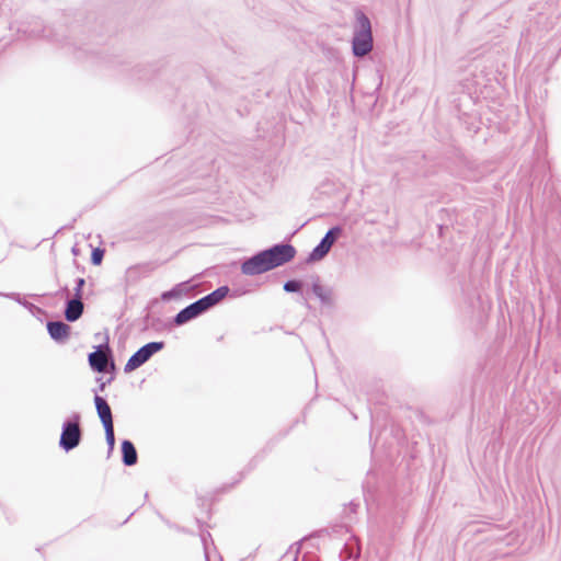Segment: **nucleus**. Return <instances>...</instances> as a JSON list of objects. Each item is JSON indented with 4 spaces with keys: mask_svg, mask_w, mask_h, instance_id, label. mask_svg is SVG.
I'll use <instances>...</instances> for the list:
<instances>
[{
    "mask_svg": "<svg viewBox=\"0 0 561 561\" xmlns=\"http://www.w3.org/2000/svg\"><path fill=\"white\" fill-rule=\"evenodd\" d=\"M296 250L290 244L275 245L263 251L257 255L245 261L242 266V273L245 275H256L283 265L294 259Z\"/></svg>",
    "mask_w": 561,
    "mask_h": 561,
    "instance_id": "f257e3e1",
    "label": "nucleus"
},
{
    "mask_svg": "<svg viewBox=\"0 0 561 561\" xmlns=\"http://www.w3.org/2000/svg\"><path fill=\"white\" fill-rule=\"evenodd\" d=\"M358 30L355 32L353 39V51L356 56H365L373 48L371 26L368 18L362 13H356Z\"/></svg>",
    "mask_w": 561,
    "mask_h": 561,
    "instance_id": "f03ea898",
    "label": "nucleus"
},
{
    "mask_svg": "<svg viewBox=\"0 0 561 561\" xmlns=\"http://www.w3.org/2000/svg\"><path fill=\"white\" fill-rule=\"evenodd\" d=\"M80 416L75 415L72 421L64 424L59 445L65 450L76 448L81 440Z\"/></svg>",
    "mask_w": 561,
    "mask_h": 561,
    "instance_id": "7ed1b4c3",
    "label": "nucleus"
},
{
    "mask_svg": "<svg viewBox=\"0 0 561 561\" xmlns=\"http://www.w3.org/2000/svg\"><path fill=\"white\" fill-rule=\"evenodd\" d=\"M161 342L148 343L139 348L126 363L125 371H133L146 363L156 352L162 348Z\"/></svg>",
    "mask_w": 561,
    "mask_h": 561,
    "instance_id": "20e7f679",
    "label": "nucleus"
},
{
    "mask_svg": "<svg viewBox=\"0 0 561 561\" xmlns=\"http://www.w3.org/2000/svg\"><path fill=\"white\" fill-rule=\"evenodd\" d=\"M341 233V229L335 227L330 229L320 244L313 249V251L310 253L309 261L316 262L323 259L328 252L330 251L331 247L335 242L337 236Z\"/></svg>",
    "mask_w": 561,
    "mask_h": 561,
    "instance_id": "39448f33",
    "label": "nucleus"
},
{
    "mask_svg": "<svg viewBox=\"0 0 561 561\" xmlns=\"http://www.w3.org/2000/svg\"><path fill=\"white\" fill-rule=\"evenodd\" d=\"M207 309L205 308L203 301L199 299V300L191 304L183 310H181L175 317V323L183 324V323L194 319L195 317H197L198 314H201L202 312H204Z\"/></svg>",
    "mask_w": 561,
    "mask_h": 561,
    "instance_id": "423d86ee",
    "label": "nucleus"
},
{
    "mask_svg": "<svg viewBox=\"0 0 561 561\" xmlns=\"http://www.w3.org/2000/svg\"><path fill=\"white\" fill-rule=\"evenodd\" d=\"M95 408L98 411V415L103 424L106 426L108 424H113L112 411L105 399L100 396H95L94 398Z\"/></svg>",
    "mask_w": 561,
    "mask_h": 561,
    "instance_id": "0eeeda50",
    "label": "nucleus"
},
{
    "mask_svg": "<svg viewBox=\"0 0 561 561\" xmlns=\"http://www.w3.org/2000/svg\"><path fill=\"white\" fill-rule=\"evenodd\" d=\"M47 330L50 336L57 341L66 340L70 333V327L60 321L49 322L47 324Z\"/></svg>",
    "mask_w": 561,
    "mask_h": 561,
    "instance_id": "6e6552de",
    "label": "nucleus"
},
{
    "mask_svg": "<svg viewBox=\"0 0 561 561\" xmlns=\"http://www.w3.org/2000/svg\"><path fill=\"white\" fill-rule=\"evenodd\" d=\"M82 312L83 304L81 299L75 298L68 302L65 317L68 321H76L81 317Z\"/></svg>",
    "mask_w": 561,
    "mask_h": 561,
    "instance_id": "1a4fd4ad",
    "label": "nucleus"
},
{
    "mask_svg": "<svg viewBox=\"0 0 561 561\" xmlns=\"http://www.w3.org/2000/svg\"><path fill=\"white\" fill-rule=\"evenodd\" d=\"M229 289L228 287H219L215 291L210 293L209 295L201 298L206 309H209L210 307L215 306L219 301H221L228 294Z\"/></svg>",
    "mask_w": 561,
    "mask_h": 561,
    "instance_id": "9d476101",
    "label": "nucleus"
},
{
    "mask_svg": "<svg viewBox=\"0 0 561 561\" xmlns=\"http://www.w3.org/2000/svg\"><path fill=\"white\" fill-rule=\"evenodd\" d=\"M90 365L99 373L105 371L107 367V356L102 351L93 352L89 355Z\"/></svg>",
    "mask_w": 561,
    "mask_h": 561,
    "instance_id": "9b49d317",
    "label": "nucleus"
},
{
    "mask_svg": "<svg viewBox=\"0 0 561 561\" xmlns=\"http://www.w3.org/2000/svg\"><path fill=\"white\" fill-rule=\"evenodd\" d=\"M123 461L126 466H133L137 462V451L129 440L122 443Z\"/></svg>",
    "mask_w": 561,
    "mask_h": 561,
    "instance_id": "f8f14e48",
    "label": "nucleus"
},
{
    "mask_svg": "<svg viewBox=\"0 0 561 561\" xmlns=\"http://www.w3.org/2000/svg\"><path fill=\"white\" fill-rule=\"evenodd\" d=\"M104 430H105L106 442L110 445V447L113 448L114 444H115L114 425L108 424V425L104 426Z\"/></svg>",
    "mask_w": 561,
    "mask_h": 561,
    "instance_id": "ddd939ff",
    "label": "nucleus"
},
{
    "mask_svg": "<svg viewBox=\"0 0 561 561\" xmlns=\"http://www.w3.org/2000/svg\"><path fill=\"white\" fill-rule=\"evenodd\" d=\"M104 251L101 249H94L91 255V261L94 265H100L103 260Z\"/></svg>",
    "mask_w": 561,
    "mask_h": 561,
    "instance_id": "4468645a",
    "label": "nucleus"
},
{
    "mask_svg": "<svg viewBox=\"0 0 561 561\" xmlns=\"http://www.w3.org/2000/svg\"><path fill=\"white\" fill-rule=\"evenodd\" d=\"M301 288V285L299 282H296V280H289L287 283H285L284 285V289L286 291H298L300 290Z\"/></svg>",
    "mask_w": 561,
    "mask_h": 561,
    "instance_id": "2eb2a0df",
    "label": "nucleus"
},
{
    "mask_svg": "<svg viewBox=\"0 0 561 561\" xmlns=\"http://www.w3.org/2000/svg\"><path fill=\"white\" fill-rule=\"evenodd\" d=\"M84 279L83 278H79L78 282H77V287H76V298L78 299H81V296H82V288L84 286Z\"/></svg>",
    "mask_w": 561,
    "mask_h": 561,
    "instance_id": "dca6fc26",
    "label": "nucleus"
}]
</instances>
